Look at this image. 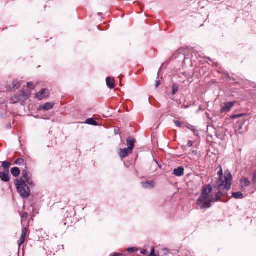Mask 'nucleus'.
Wrapping results in <instances>:
<instances>
[{"instance_id":"obj_32","label":"nucleus","mask_w":256,"mask_h":256,"mask_svg":"<svg viewBox=\"0 0 256 256\" xmlns=\"http://www.w3.org/2000/svg\"><path fill=\"white\" fill-rule=\"evenodd\" d=\"M252 182L254 183H256V170L254 172L252 176Z\"/></svg>"},{"instance_id":"obj_33","label":"nucleus","mask_w":256,"mask_h":256,"mask_svg":"<svg viewBox=\"0 0 256 256\" xmlns=\"http://www.w3.org/2000/svg\"><path fill=\"white\" fill-rule=\"evenodd\" d=\"M193 145V142L191 140H189L188 142V144H187V146L188 147H191Z\"/></svg>"},{"instance_id":"obj_9","label":"nucleus","mask_w":256,"mask_h":256,"mask_svg":"<svg viewBox=\"0 0 256 256\" xmlns=\"http://www.w3.org/2000/svg\"><path fill=\"white\" fill-rule=\"evenodd\" d=\"M241 188L244 190L246 187L248 186L250 184V182L246 178L243 177L240 181Z\"/></svg>"},{"instance_id":"obj_36","label":"nucleus","mask_w":256,"mask_h":256,"mask_svg":"<svg viewBox=\"0 0 256 256\" xmlns=\"http://www.w3.org/2000/svg\"><path fill=\"white\" fill-rule=\"evenodd\" d=\"M160 84V81L157 80L156 83V88H157Z\"/></svg>"},{"instance_id":"obj_2","label":"nucleus","mask_w":256,"mask_h":256,"mask_svg":"<svg viewBox=\"0 0 256 256\" xmlns=\"http://www.w3.org/2000/svg\"><path fill=\"white\" fill-rule=\"evenodd\" d=\"M218 176V178H216V180L214 184V188L218 190L216 195V200L222 198L224 194L222 190L224 189V180H223V170L221 166H219Z\"/></svg>"},{"instance_id":"obj_8","label":"nucleus","mask_w":256,"mask_h":256,"mask_svg":"<svg viewBox=\"0 0 256 256\" xmlns=\"http://www.w3.org/2000/svg\"><path fill=\"white\" fill-rule=\"evenodd\" d=\"M132 152L128 148L120 149L119 152V156L122 159H123L126 157L128 154H131Z\"/></svg>"},{"instance_id":"obj_37","label":"nucleus","mask_w":256,"mask_h":256,"mask_svg":"<svg viewBox=\"0 0 256 256\" xmlns=\"http://www.w3.org/2000/svg\"><path fill=\"white\" fill-rule=\"evenodd\" d=\"M162 250L164 251V254H166L168 252V250L166 248H164V249Z\"/></svg>"},{"instance_id":"obj_31","label":"nucleus","mask_w":256,"mask_h":256,"mask_svg":"<svg viewBox=\"0 0 256 256\" xmlns=\"http://www.w3.org/2000/svg\"><path fill=\"white\" fill-rule=\"evenodd\" d=\"M176 126L178 127H181L182 126V124L181 122L178 120L174 121V122Z\"/></svg>"},{"instance_id":"obj_17","label":"nucleus","mask_w":256,"mask_h":256,"mask_svg":"<svg viewBox=\"0 0 256 256\" xmlns=\"http://www.w3.org/2000/svg\"><path fill=\"white\" fill-rule=\"evenodd\" d=\"M11 174L14 176H17L20 174V170L18 168L14 167L11 169Z\"/></svg>"},{"instance_id":"obj_34","label":"nucleus","mask_w":256,"mask_h":256,"mask_svg":"<svg viewBox=\"0 0 256 256\" xmlns=\"http://www.w3.org/2000/svg\"><path fill=\"white\" fill-rule=\"evenodd\" d=\"M28 214L27 212H24L22 216V218H26L28 217Z\"/></svg>"},{"instance_id":"obj_11","label":"nucleus","mask_w":256,"mask_h":256,"mask_svg":"<svg viewBox=\"0 0 256 256\" xmlns=\"http://www.w3.org/2000/svg\"><path fill=\"white\" fill-rule=\"evenodd\" d=\"M136 141L135 140L132 138H127L126 143L128 146V148L129 150H130L132 152V150L134 148V144Z\"/></svg>"},{"instance_id":"obj_4","label":"nucleus","mask_w":256,"mask_h":256,"mask_svg":"<svg viewBox=\"0 0 256 256\" xmlns=\"http://www.w3.org/2000/svg\"><path fill=\"white\" fill-rule=\"evenodd\" d=\"M30 92L20 90L10 98V101L12 104H16L20 102H24L30 98Z\"/></svg>"},{"instance_id":"obj_1","label":"nucleus","mask_w":256,"mask_h":256,"mask_svg":"<svg viewBox=\"0 0 256 256\" xmlns=\"http://www.w3.org/2000/svg\"><path fill=\"white\" fill-rule=\"evenodd\" d=\"M212 188L211 185H206L202 188L200 196L197 200V204L201 209L208 208L211 207V203L214 198L211 195Z\"/></svg>"},{"instance_id":"obj_18","label":"nucleus","mask_w":256,"mask_h":256,"mask_svg":"<svg viewBox=\"0 0 256 256\" xmlns=\"http://www.w3.org/2000/svg\"><path fill=\"white\" fill-rule=\"evenodd\" d=\"M232 196L236 199H242L244 198L243 194L240 192H233Z\"/></svg>"},{"instance_id":"obj_23","label":"nucleus","mask_w":256,"mask_h":256,"mask_svg":"<svg viewBox=\"0 0 256 256\" xmlns=\"http://www.w3.org/2000/svg\"><path fill=\"white\" fill-rule=\"evenodd\" d=\"M24 163V159L21 158H19L15 161V164H18L19 166L23 164Z\"/></svg>"},{"instance_id":"obj_7","label":"nucleus","mask_w":256,"mask_h":256,"mask_svg":"<svg viewBox=\"0 0 256 256\" xmlns=\"http://www.w3.org/2000/svg\"><path fill=\"white\" fill-rule=\"evenodd\" d=\"M49 94L50 92L48 89H42L36 94V96L39 100H42L48 97Z\"/></svg>"},{"instance_id":"obj_25","label":"nucleus","mask_w":256,"mask_h":256,"mask_svg":"<svg viewBox=\"0 0 256 256\" xmlns=\"http://www.w3.org/2000/svg\"><path fill=\"white\" fill-rule=\"evenodd\" d=\"M27 232H28V228H23L22 230V234L21 236L23 238H26V235L27 234Z\"/></svg>"},{"instance_id":"obj_3","label":"nucleus","mask_w":256,"mask_h":256,"mask_svg":"<svg viewBox=\"0 0 256 256\" xmlns=\"http://www.w3.org/2000/svg\"><path fill=\"white\" fill-rule=\"evenodd\" d=\"M14 184L18 194L22 198H27L30 196V188L22 178L16 180Z\"/></svg>"},{"instance_id":"obj_6","label":"nucleus","mask_w":256,"mask_h":256,"mask_svg":"<svg viewBox=\"0 0 256 256\" xmlns=\"http://www.w3.org/2000/svg\"><path fill=\"white\" fill-rule=\"evenodd\" d=\"M22 176L20 178H22L30 186H34V183L32 180L31 178V176L28 172L26 170L22 171Z\"/></svg>"},{"instance_id":"obj_13","label":"nucleus","mask_w":256,"mask_h":256,"mask_svg":"<svg viewBox=\"0 0 256 256\" xmlns=\"http://www.w3.org/2000/svg\"><path fill=\"white\" fill-rule=\"evenodd\" d=\"M107 86L110 88H114L115 86L114 80L113 78L108 77L106 79Z\"/></svg>"},{"instance_id":"obj_16","label":"nucleus","mask_w":256,"mask_h":256,"mask_svg":"<svg viewBox=\"0 0 256 256\" xmlns=\"http://www.w3.org/2000/svg\"><path fill=\"white\" fill-rule=\"evenodd\" d=\"M235 104L236 102L234 101L225 103V112H229L230 108L232 107Z\"/></svg>"},{"instance_id":"obj_29","label":"nucleus","mask_w":256,"mask_h":256,"mask_svg":"<svg viewBox=\"0 0 256 256\" xmlns=\"http://www.w3.org/2000/svg\"><path fill=\"white\" fill-rule=\"evenodd\" d=\"M242 116V114H236V115H232L230 116V118L232 119H234L236 118H240Z\"/></svg>"},{"instance_id":"obj_14","label":"nucleus","mask_w":256,"mask_h":256,"mask_svg":"<svg viewBox=\"0 0 256 256\" xmlns=\"http://www.w3.org/2000/svg\"><path fill=\"white\" fill-rule=\"evenodd\" d=\"M54 104L52 102H47L40 106V108L46 110H50L52 108Z\"/></svg>"},{"instance_id":"obj_15","label":"nucleus","mask_w":256,"mask_h":256,"mask_svg":"<svg viewBox=\"0 0 256 256\" xmlns=\"http://www.w3.org/2000/svg\"><path fill=\"white\" fill-rule=\"evenodd\" d=\"M143 187L145 188H152L154 187V181H146L142 183Z\"/></svg>"},{"instance_id":"obj_5","label":"nucleus","mask_w":256,"mask_h":256,"mask_svg":"<svg viewBox=\"0 0 256 256\" xmlns=\"http://www.w3.org/2000/svg\"><path fill=\"white\" fill-rule=\"evenodd\" d=\"M232 176L230 172H225V189L228 190L230 188Z\"/></svg>"},{"instance_id":"obj_27","label":"nucleus","mask_w":256,"mask_h":256,"mask_svg":"<svg viewBox=\"0 0 256 256\" xmlns=\"http://www.w3.org/2000/svg\"><path fill=\"white\" fill-rule=\"evenodd\" d=\"M25 238H23L21 236L20 240H19V247H20L24 242L25 241Z\"/></svg>"},{"instance_id":"obj_24","label":"nucleus","mask_w":256,"mask_h":256,"mask_svg":"<svg viewBox=\"0 0 256 256\" xmlns=\"http://www.w3.org/2000/svg\"><path fill=\"white\" fill-rule=\"evenodd\" d=\"M13 84H14L13 88L14 89H18L20 86L19 82L17 80H14L13 82Z\"/></svg>"},{"instance_id":"obj_35","label":"nucleus","mask_w":256,"mask_h":256,"mask_svg":"<svg viewBox=\"0 0 256 256\" xmlns=\"http://www.w3.org/2000/svg\"><path fill=\"white\" fill-rule=\"evenodd\" d=\"M140 253L143 254H148V252L146 250H141Z\"/></svg>"},{"instance_id":"obj_39","label":"nucleus","mask_w":256,"mask_h":256,"mask_svg":"<svg viewBox=\"0 0 256 256\" xmlns=\"http://www.w3.org/2000/svg\"><path fill=\"white\" fill-rule=\"evenodd\" d=\"M221 112H224V107L222 108H221Z\"/></svg>"},{"instance_id":"obj_20","label":"nucleus","mask_w":256,"mask_h":256,"mask_svg":"<svg viewBox=\"0 0 256 256\" xmlns=\"http://www.w3.org/2000/svg\"><path fill=\"white\" fill-rule=\"evenodd\" d=\"M2 166L4 168V170L5 172H9V168L10 166V164L7 162H4L2 164Z\"/></svg>"},{"instance_id":"obj_12","label":"nucleus","mask_w":256,"mask_h":256,"mask_svg":"<svg viewBox=\"0 0 256 256\" xmlns=\"http://www.w3.org/2000/svg\"><path fill=\"white\" fill-rule=\"evenodd\" d=\"M173 174L177 176H182L184 174V168L182 166H180L177 168L174 169Z\"/></svg>"},{"instance_id":"obj_10","label":"nucleus","mask_w":256,"mask_h":256,"mask_svg":"<svg viewBox=\"0 0 256 256\" xmlns=\"http://www.w3.org/2000/svg\"><path fill=\"white\" fill-rule=\"evenodd\" d=\"M0 178L2 181L4 182H8L10 180L9 172L4 171V172H0Z\"/></svg>"},{"instance_id":"obj_21","label":"nucleus","mask_w":256,"mask_h":256,"mask_svg":"<svg viewBox=\"0 0 256 256\" xmlns=\"http://www.w3.org/2000/svg\"><path fill=\"white\" fill-rule=\"evenodd\" d=\"M178 90V86L176 84H174L172 86V94L174 95Z\"/></svg>"},{"instance_id":"obj_26","label":"nucleus","mask_w":256,"mask_h":256,"mask_svg":"<svg viewBox=\"0 0 256 256\" xmlns=\"http://www.w3.org/2000/svg\"><path fill=\"white\" fill-rule=\"evenodd\" d=\"M148 256H157L154 254V246L150 248V253Z\"/></svg>"},{"instance_id":"obj_38","label":"nucleus","mask_w":256,"mask_h":256,"mask_svg":"<svg viewBox=\"0 0 256 256\" xmlns=\"http://www.w3.org/2000/svg\"><path fill=\"white\" fill-rule=\"evenodd\" d=\"M224 76H225V81H226V80L229 78V76L228 74H226V73L224 74Z\"/></svg>"},{"instance_id":"obj_28","label":"nucleus","mask_w":256,"mask_h":256,"mask_svg":"<svg viewBox=\"0 0 256 256\" xmlns=\"http://www.w3.org/2000/svg\"><path fill=\"white\" fill-rule=\"evenodd\" d=\"M127 250L130 252H136L138 250V249L135 247L130 248L127 249Z\"/></svg>"},{"instance_id":"obj_22","label":"nucleus","mask_w":256,"mask_h":256,"mask_svg":"<svg viewBox=\"0 0 256 256\" xmlns=\"http://www.w3.org/2000/svg\"><path fill=\"white\" fill-rule=\"evenodd\" d=\"M186 127L187 128H188V129H190V130H192L195 135H198V131L195 129L194 127V126H192L190 124H187L186 126Z\"/></svg>"},{"instance_id":"obj_19","label":"nucleus","mask_w":256,"mask_h":256,"mask_svg":"<svg viewBox=\"0 0 256 256\" xmlns=\"http://www.w3.org/2000/svg\"><path fill=\"white\" fill-rule=\"evenodd\" d=\"M85 124L92 126L98 125L97 122L96 121H94V120L93 118H89L87 119L85 122Z\"/></svg>"},{"instance_id":"obj_30","label":"nucleus","mask_w":256,"mask_h":256,"mask_svg":"<svg viewBox=\"0 0 256 256\" xmlns=\"http://www.w3.org/2000/svg\"><path fill=\"white\" fill-rule=\"evenodd\" d=\"M27 86L28 88H31V89H34V86L33 85V84L30 82H28L27 83Z\"/></svg>"}]
</instances>
